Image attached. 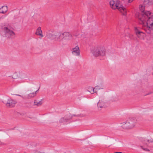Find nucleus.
I'll list each match as a JSON object with an SVG mask.
<instances>
[{"mask_svg": "<svg viewBox=\"0 0 153 153\" xmlns=\"http://www.w3.org/2000/svg\"><path fill=\"white\" fill-rule=\"evenodd\" d=\"M114 153H122L121 152H115Z\"/></svg>", "mask_w": 153, "mask_h": 153, "instance_id": "27", "label": "nucleus"}, {"mask_svg": "<svg viewBox=\"0 0 153 153\" xmlns=\"http://www.w3.org/2000/svg\"><path fill=\"white\" fill-rule=\"evenodd\" d=\"M2 30V35L6 39L13 38L15 36V33L13 31V28L8 23H6L1 26Z\"/></svg>", "mask_w": 153, "mask_h": 153, "instance_id": "2", "label": "nucleus"}, {"mask_svg": "<svg viewBox=\"0 0 153 153\" xmlns=\"http://www.w3.org/2000/svg\"><path fill=\"white\" fill-rule=\"evenodd\" d=\"M127 120L128 121V123H129L131 128L134 127L137 121V119L135 118H129Z\"/></svg>", "mask_w": 153, "mask_h": 153, "instance_id": "7", "label": "nucleus"}, {"mask_svg": "<svg viewBox=\"0 0 153 153\" xmlns=\"http://www.w3.org/2000/svg\"><path fill=\"white\" fill-rule=\"evenodd\" d=\"M121 126L124 129H128L131 128L129 126V123H128V121L127 120L121 123Z\"/></svg>", "mask_w": 153, "mask_h": 153, "instance_id": "12", "label": "nucleus"}, {"mask_svg": "<svg viewBox=\"0 0 153 153\" xmlns=\"http://www.w3.org/2000/svg\"><path fill=\"white\" fill-rule=\"evenodd\" d=\"M64 40L66 39L70 40L72 38V35L67 32H65L62 33Z\"/></svg>", "mask_w": 153, "mask_h": 153, "instance_id": "10", "label": "nucleus"}, {"mask_svg": "<svg viewBox=\"0 0 153 153\" xmlns=\"http://www.w3.org/2000/svg\"><path fill=\"white\" fill-rule=\"evenodd\" d=\"M5 105L6 106L7 108H12L14 107L15 104L16 103V101L11 98L8 99L6 103L3 102Z\"/></svg>", "mask_w": 153, "mask_h": 153, "instance_id": "6", "label": "nucleus"}, {"mask_svg": "<svg viewBox=\"0 0 153 153\" xmlns=\"http://www.w3.org/2000/svg\"><path fill=\"white\" fill-rule=\"evenodd\" d=\"M50 38L52 39H55L56 40V38L57 37V36L53 34H51L49 35Z\"/></svg>", "mask_w": 153, "mask_h": 153, "instance_id": "20", "label": "nucleus"}, {"mask_svg": "<svg viewBox=\"0 0 153 153\" xmlns=\"http://www.w3.org/2000/svg\"><path fill=\"white\" fill-rule=\"evenodd\" d=\"M152 0H144L143 5H140V10L142 13L139 16V23L145 26V30L148 33H150L153 29V13L149 11H145L144 7L152 4Z\"/></svg>", "mask_w": 153, "mask_h": 153, "instance_id": "1", "label": "nucleus"}, {"mask_svg": "<svg viewBox=\"0 0 153 153\" xmlns=\"http://www.w3.org/2000/svg\"><path fill=\"white\" fill-rule=\"evenodd\" d=\"M141 148L143 149V150L144 151H149V150L148 149L146 148H143V147L142 146H140Z\"/></svg>", "mask_w": 153, "mask_h": 153, "instance_id": "21", "label": "nucleus"}, {"mask_svg": "<svg viewBox=\"0 0 153 153\" xmlns=\"http://www.w3.org/2000/svg\"><path fill=\"white\" fill-rule=\"evenodd\" d=\"M97 107L101 108L104 107V102L102 100H100L97 103Z\"/></svg>", "mask_w": 153, "mask_h": 153, "instance_id": "17", "label": "nucleus"}, {"mask_svg": "<svg viewBox=\"0 0 153 153\" xmlns=\"http://www.w3.org/2000/svg\"><path fill=\"white\" fill-rule=\"evenodd\" d=\"M78 115H71L69 113H68L65 115L64 117H61L59 120V122L60 123H64L68 122L69 121L72 117L73 116H77Z\"/></svg>", "mask_w": 153, "mask_h": 153, "instance_id": "5", "label": "nucleus"}, {"mask_svg": "<svg viewBox=\"0 0 153 153\" xmlns=\"http://www.w3.org/2000/svg\"><path fill=\"white\" fill-rule=\"evenodd\" d=\"M79 33H76L74 32L73 33V35L76 36H77L79 35Z\"/></svg>", "mask_w": 153, "mask_h": 153, "instance_id": "23", "label": "nucleus"}, {"mask_svg": "<svg viewBox=\"0 0 153 153\" xmlns=\"http://www.w3.org/2000/svg\"><path fill=\"white\" fill-rule=\"evenodd\" d=\"M16 95V96H20V97H23L22 96H21V95H19V94H16L15 95Z\"/></svg>", "mask_w": 153, "mask_h": 153, "instance_id": "25", "label": "nucleus"}, {"mask_svg": "<svg viewBox=\"0 0 153 153\" xmlns=\"http://www.w3.org/2000/svg\"><path fill=\"white\" fill-rule=\"evenodd\" d=\"M36 35L40 36L42 37L43 36L40 27H39L37 28L36 30Z\"/></svg>", "mask_w": 153, "mask_h": 153, "instance_id": "15", "label": "nucleus"}, {"mask_svg": "<svg viewBox=\"0 0 153 153\" xmlns=\"http://www.w3.org/2000/svg\"><path fill=\"white\" fill-rule=\"evenodd\" d=\"M145 144L148 146L153 147V140H152L145 141Z\"/></svg>", "mask_w": 153, "mask_h": 153, "instance_id": "14", "label": "nucleus"}, {"mask_svg": "<svg viewBox=\"0 0 153 153\" xmlns=\"http://www.w3.org/2000/svg\"><path fill=\"white\" fill-rule=\"evenodd\" d=\"M28 107H31V106H27Z\"/></svg>", "mask_w": 153, "mask_h": 153, "instance_id": "29", "label": "nucleus"}, {"mask_svg": "<svg viewBox=\"0 0 153 153\" xmlns=\"http://www.w3.org/2000/svg\"><path fill=\"white\" fill-rule=\"evenodd\" d=\"M94 88V90L95 91L97 89H99L98 86H95V87Z\"/></svg>", "mask_w": 153, "mask_h": 153, "instance_id": "24", "label": "nucleus"}, {"mask_svg": "<svg viewBox=\"0 0 153 153\" xmlns=\"http://www.w3.org/2000/svg\"><path fill=\"white\" fill-rule=\"evenodd\" d=\"M38 90H39V89H38V90H37L36 91L34 92V93H36V95L37 92H38Z\"/></svg>", "mask_w": 153, "mask_h": 153, "instance_id": "26", "label": "nucleus"}, {"mask_svg": "<svg viewBox=\"0 0 153 153\" xmlns=\"http://www.w3.org/2000/svg\"><path fill=\"white\" fill-rule=\"evenodd\" d=\"M2 143L0 140V145L2 144Z\"/></svg>", "mask_w": 153, "mask_h": 153, "instance_id": "28", "label": "nucleus"}, {"mask_svg": "<svg viewBox=\"0 0 153 153\" xmlns=\"http://www.w3.org/2000/svg\"><path fill=\"white\" fill-rule=\"evenodd\" d=\"M62 33H59L57 35L56 41L59 42H62L64 40Z\"/></svg>", "mask_w": 153, "mask_h": 153, "instance_id": "11", "label": "nucleus"}, {"mask_svg": "<svg viewBox=\"0 0 153 153\" xmlns=\"http://www.w3.org/2000/svg\"><path fill=\"white\" fill-rule=\"evenodd\" d=\"M88 91L91 94H93L94 93H97V91L94 90V88L92 87H90L89 88Z\"/></svg>", "mask_w": 153, "mask_h": 153, "instance_id": "18", "label": "nucleus"}, {"mask_svg": "<svg viewBox=\"0 0 153 153\" xmlns=\"http://www.w3.org/2000/svg\"><path fill=\"white\" fill-rule=\"evenodd\" d=\"M34 105H36L37 106H40L42 104V100L38 102H36L35 100H34Z\"/></svg>", "mask_w": 153, "mask_h": 153, "instance_id": "19", "label": "nucleus"}, {"mask_svg": "<svg viewBox=\"0 0 153 153\" xmlns=\"http://www.w3.org/2000/svg\"><path fill=\"white\" fill-rule=\"evenodd\" d=\"M134 30L135 33L137 36L139 38L143 39L144 36V34L142 32L139 30L136 27H135Z\"/></svg>", "mask_w": 153, "mask_h": 153, "instance_id": "9", "label": "nucleus"}, {"mask_svg": "<svg viewBox=\"0 0 153 153\" xmlns=\"http://www.w3.org/2000/svg\"><path fill=\"white\" fill-rule=\"evenodd\" d=\"M8 8L7 6H2L0 8V13L4 14L7 11Z\"/></svg>", "mask_w": 153, "mask_h": 153, "instance_id": "13", "label": "nucleus"}, {"mask_svg": "<svg viewBox=\"0 0 153 153\" xmlns=\"http://www.w3.org/2000/svg\"><path fill=\"white\" fill-rule=\"evenodd\" d=\"M72 53L73 54L76 56H79L80 55V50L78 46H76L72 49Z\"/></svg>", "mask_w": 153, "mask_h": 153, "instance_id": "8", "label": "nucleus"}, {"mask_svg": "<svg viewBox=\"0 0 153 153\" xmlns=\"http://www.w3.org/2000/svg\"><path fill=\"white\" fill-rule=\"evenodd\" d=\"M110 7L113 9H118L123 15H126V10L119 0H112L109 2Z\"/></svg>", "mask_w": 153, "mask_h": 153, "instance_id": "3", "label": "nucleus"}, {"mask_svg": "<svg viewBox=\"0 0 153 153\" xmlns=\"http://www.w3.org/2000/svg\"><path fill=\"white\" fill-rule=\"evenodd\" d=\"M134 0H125V1L128 3H131Z\"/></svg>", "mask_w": 153, "mask_h": 153, "instance_id": "22", "label": "nucleus"}, {"mask_svg": "<svg viewBox=\"0 0 153 153\" xmlns=\"http://www.w3.org/2000/svg\"><path fill=\"white\" fill-rule=\"evenodd\" d=\"M36 96V93H31L27 94L26 97V98L30 99L33 98Z\"/></svg>", "mask_w": 153, "mask_h": 153, "instance_id": "16", "label": "nucleus"}, {"mask_svg": "<svg viewBox=\"0 0 153 153\" xmlns=\"http://www.w3.org/2000/svg\"><path fill=\"white\" fill-rule=\"evenodd\" d=\"M92 52L93 55L96 56H104L105 55V48L102 47L97 46L94 48Z\"/></svg>", "mask_w": 153, "mask_h": 153, "instance_id": "4", "label": "nucleus"}]
</instances>
